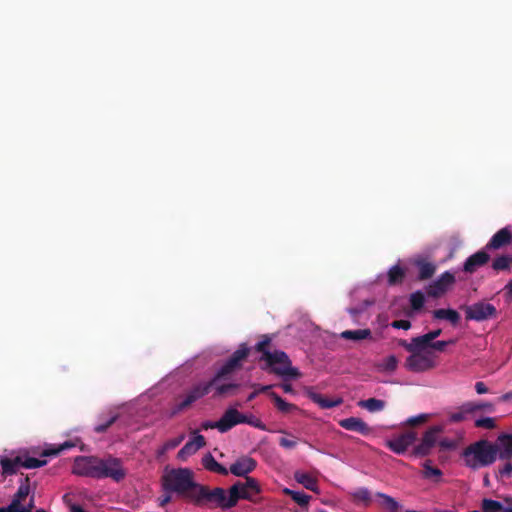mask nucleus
Masks as SVG:
<instances>
[{"instance_id":"a18cd8bd","label":"nucleus","mask_w":512,"mask_h":512,"mask_svg":"<svg viewBox=\"0 0 512 512\" xmlns=\"http://www.w3.org/2000/svg\"><path fill=\"white\" fill-rule=\"evenodd\" d=\"M118 419V414L112 415L104 423L98 424L94 427L96 433H104L111 427Z\"/></svg>"},{"instance_id":"c85d7f7f","label":"nucleus","mask_w":512,"mask_h":512,"mask_svg":"<svg viewBox=\"0 0 512 512\" xmlns=\"http://www.w3.org/2000/svg\"><path fill=\"white\" fill-rule=\"evenodd\" d=\"M0 463L4 475L8 476L16 474L18 468L21 467V455H18L14 458L3 457L0 460Z\"/></svg>"},{"instance_id":"052dcab7","label":"nucleus","mask_w":512,"mask_h":512,"mask_svg":"<svg viewBox=\"0 0 512 512\" xmlns=\"http://www.w3.org/2000/svg\"><path fill=\"white\" fill-rule=\"evenodd\" d=\"M170 501H171V496L167 493L159 498V505L163 507V506L167 505Z\"/></svg>"},{"instance_id":"2eb2a0df","label":"nucleus","mask_w":512,"mask_h":512,"mask_svg":"<svg viewBox=\"0 0 512 512\" xmlns=\"http://www.w3.org/2000/svg\"><path fill=\"white\" fill-rule=\"evenodd\" d=\"M257 466L255 459L249 456H242L237 459L229 468V472L238 477H248L247 475L254 471Z\"/></svg>"},{"instance_id":"0e129e2a","label":"nucleus","mask_w":512,"mask_h":512,"mask_svg":"<svg viewBox=\"0 0 512 512\" xmlns=\"http://www.w3.org/2000/svg\"><path fill=\"white\" fill-rule=\"evenodd\" d=\"M282 389L284 390V392L286 393H290L293 391V388H292V385L291 384H288V383H283L281 385Z\"/></svg>"},{"instance_id":"49530a36","label":"nucleus","mask_w":512,"mask_h":512,"mask_svg":"<svg viewBox=\"0 0 512 512\" xmlns=\"http://www.w3.org/2000/svg\"><path fill=\"white\" fill-rule=\"evenodd\" d=\"M475 426L478 428H484V429H494L496 427V422L494 418L491 417H484L477 419L475 421Z\"/></svg>"},{"instance_id":"4d7b16f0","label":"nucleus","mask_w":512,"mask_h":512,"mask_svg":"<svg viewBox=\"0 0 512 512\" xmlns=\"http://www.w3.org/2000/svg\"><path fill=\"white\" fill-rule=\"evenodd\" d=\"M60 453H61V449L58 446L56 448L45 449L42 452V456H56V455H58Z\"/></svg>"},{"instance_id":"c03bdc74","label":"nucleus","mask_w":512,"mask_h":512,"mask_svg":"<svg viewBox=\"0 0 512 512\" xmlns=\"http://www.w3.org/2000/svg\"><path fill=\"white\" fill-rule=\"evenodd\" d=\"M244 419L246 421H244L242 424H248V425H251L255 428H258L262 431H266L267 428H266V425L257 417H255L254 415L250 414V415H245L244 414Z\"/></svg>"},{"instance_id":"864d4df0","label":"nucleus","mask_w":512,"mask_h":512,"mask_svg":"<svg viewBox=\"0 0 512 512\" xmlns=\"http://www.w3.org/2000/svg\"><path fill=\"white\" fill-rule=\"evenodd\" d=\"M448 345H449V342L440 340V341H435V342L430 343L429 347L436 351L442 352L445 350V348Z\"/></svg>"},{"instance_id":"680f3d73","label":"nucleus","mask_w":512,"mask_h":512,"mask_svg":"<svg viewBox=\"0 0 512 512\" xmlns=\"http://www.w3.org/2000/svg\"><path fill=\"white\" fill-rule=\"evenodd\" d=\"M74 446H75V444L73 442L66 441L63 444L59 445V448L61 449V452H62L64 450H67V449L72 448Z\"/></svg>"},{"instance_id":"9d476101","label":"nucleus","mask_w":512,"mask_h":512,"mask_svg":"<svg viewBox=\"0 0 512 512\" xmlns=\"http://www.w3.org/2000/svg\"><path fill=\"white\" fill-rule=\"evenodd\" d=\"M416 439V432L408 431L393 439L387 440L385 445L395 454L401 455L407 451V449L416 441Z\"/></svg>"},{"instance_id":"aec40b11","label":"nucleus","mask_w":512,"mask_h":512,"mask_svg":"<svg viewBox=\"0 0 512 512\" xmlns=\"http://www.w3.org/2000/svg\"><path fill=\"white\" fill-rule=\"evenodd\" d=\"M499 447L498 455L501 460H511L512 459V434L502 433L497 438V443Z\"/></svg>"},{"instance_id":"8fccbe9b","label":"nucleus","mask_w":512,"mask_h":512,"mask_svg":"<svg viewBox=\"0 0 512 512\" xmlns=\"http://www.w3.org/2000/svg\"><path fill=\"white\" fill-rule=\"evenodd\" d=\"M442 333L441 329H435L429 331L428 333L423 335L424 340H426L429 344L433 342L437 337H439Z\"/></svg>"},{"instance_id":"4468645a","label":"nucleus","mask_w":512,"mask_h":512,"mask_svg":"<svg viewBox=\"0 0 512 512\" xmlns=\"http://www.w3.org/2000/svg\"><path fill=\"white\" fill-rule=\"evenodd\" d=\"M191 435L190 440L177 453V458L181 461H185L206 445L205 437L197 430L192 431Z\"/></svg>"},{"instance_id":"20e7f679","label":"nucleus","mask_w":512,"mask_h":512,"mask_svg":"<svg viewBox=\"0 0 512 512\" xmlns=\"http://www.w3.org/2000/svg\"><path fill=\"white\" fill-rule=\"evenodd\" d=\"M73 473L96 479L111 478L116 482L123 480L126 472L121 460L112 456L100 459L93 456H78L74 460Z\"/></svg>"},{"instance_id":"423d86ee","label":"nucleus","mask_w":512,"mask_h":512,"mask_svg":"<svg viewBox=\"0 0 512 512\" xmlns=\"http://www.w3.org/2000/svg\"><path fill=\"white\" fill-rule=\"evenodd\" d=\"M498 450L497 444L481 439L464 448L461 456L468 468L477 470L492 465L497 459Z\"/></svg>"},{"instance_id":"1a4fd4ad","label":"nucleus","mask_w":512,"mask_h":512,"mask_svg":"<svg viewBox=\"0 0 512 512\" xmlns=\"http://www.w3.org/2000/svg\"><path fill=\"white\" fill-rule=\"evenodd\" d=\"M455 281L454 274L445 271L426 287V293L429 297L439 298L451 289Z\"/></svg>"},{"instance_id":"c9c22d12","label":"nucleus","mask_w":512,"mask_h":512,"mask_svg":"<svg viewBox=\"0 0 512 512\" xmlns=\"http://www.w3.org/2000/svg\"><path fill=\"white\" fill-rule=\"evenodd\" d=\"M284 493L291 497V499L296 502L301 507H307L311 496L300 491H294L289 488L284 489Z\"/></svg>"},{"instance_id":"a878e982","label":"nucleus","mask_w":512,"mask_h":512,"mask_svg":"<svg viewBox=\"0 0 512 512\" xmlns=\"http://www.w3.org/2000/svg\"><path fill=\"white\" fill-rule=\"evenodd\" d=\"M433 318L438 320H447L449 321L453 326H456L461 316L460 314L454 310V309H436L432 312Z\"/></svg>"},{"instance_id":"f704fd0d","label":"nucleus","mask_w":512,"mask_h":512,"mask_svg":"<svg viewBox=\"0 0 512 512\" xmlns=\"http://www.w3.org/2000/svg\"><path fill=\"white\" fill-rule=\"evenodd\" d=\"M405 278V271L399 265L392 266L388 271V283L389 285H397L403 282Z\"/></svg>"},{"instance_id":"0eeeda50","label":"nucleus","mask_w":512,"mask_h":512,"mask_svg":"<svg viewBox=\"0 0 512 512\" xmlns=\"http://www.w3.org/2000/svg\"><path fill=\"white\" fill-rule=\"evenodd\" d=\"M466 320H473L476 322H483L489 319H494L498 316L496 307L486 301H478L472 305L464 307Z\"/></svg>"},{"instance_id":"79ce46f5","label":"nucleus","mask_w":512,"mask_h":512,"mask_svg":"<svg viewBox=\"0 0 512 512\" xmlns=\"http://www.w3.org/2000/svg\"><path fill=\"white\" fill-rule=\"evenodd\" d=\"M411 308L414 312L419 311L423 308L425 303L424 294L421 291L413 292L409 298Z\"/></svg>"},{"instance_id":"ea45409f","label":"nucleus","mask_w":512,"mask_h":512,"mask_svg":"<svg viewBox=\"0 0 512 512\" xmlns=\"http://www.w3.org/2000/svg\"><path fill=\"white\" fill-rule=\"evenodd\" d=\"M185 439V434H180L179 436L167 440L161 448L158 450V455H164L166 452L178 447L182 441Z\"/></svg>"},{"instance_id":"13d9d810","label":"nucleus","mask_w":512,"mask_h":512,"mask_svg":"<svg viewBox=\"0 0 512 512\" xmlns=\"http://www.w3.org/2000/svg\"><path fill=\"white\" fill-rule=\"evenodd\" d=\"M217 425H218V421H215V422H212V421H204L202 422L201 424V428L203 430H208V429H217Z\"/></svg>"},{"instance_id":"5fc2aeb1","label":"nucleus","mask_w":512,"mask_h":512,"mask_svg":"<svg viewBox=\"0 0 512 512\" xmlns=\"http://www.w3.org/2000/svg\"><path fill=\"white\" fill-rule=\"evenodd\" d=\"M475 390L478 394H485L489 392L488 387L482 381H478L475 383Z\"/></svg>"},{"instance_id":"4be33fe9","label":"nucleus","mask_w":512,"mask_h":512,"mask_svg":"<svg viewBox=\"0 0 512 512\" xmlns=\"http://www.w3.org/2000/svg\"><path fill=\"white\" fill-rule=\"evenodd\" d=\"M505 502L512 504V498H505ZM482 512H512V505L504 507L501 502L484 498L481 502Z\"/></svg>"},{"instance_id":"ddd939ff","label":"nucleus","mask_w":512,"mask_h":512,"mask_svg":"<svg viewBox=\"0 0 512 512\" xmlns=\"http://www.w3.org/2000/svg\"><path fill=\"white\" fill-rule=\"evenodd\" d=\"M30 493V478L29 476L24 477L20 480V485L17 489V492L14 494L11 503L7 507L0 508V512H24L23 510H18L21 505V502L29 495Z\"/></svg>"},{"instance_id":"e433bc0d","label":"nucleus","mask_w":512,"mask_h":512,"mask_svg":"<svg viewBox=\"0 0 512 512\" xmlns=\"http://www.w3.org/2000/svg\"><path fill=\"white\" fill-rule=\"evenodd\" d=\"M270 398L273 400L276 408L283 413H289L291 410L296 409L294 404L286 402L282 397H280L275 392L269 393Z\"/></svg>"},{"instance_id":"c756f323","label":"nucleus","mask_w":512,"mask_h":512,"mask_svg":"<svg viewBox=\"0 0 512 512\" xmlns=\"http://www.w3.org/2000/svg\"><path fill=\"white\" fill-rule=\"evenodd\" d=\"M294 479L302 484L306 489L318 493L317 480L306 472L296 471L294 473Z\"/></svg>"},{"instance_id":"39448f33","label":"nucleus","mask_w":512,"mask_h":512,"mask_svg":"<svg viewBox=\"0 0 512 512\" xmlns=\"http://www.w3.org/2000/svg\"><path fill=\"white\" fill-rule=\"evenodd\" d=\"M259 493V483L253 477H246L245 482L237 481L228 491L221 487H215L213 488L211 509L227 510L236 506L240 499L252 500Z\"/></svg>"},{"instance_id":"f3484780","label":"nucleus","mask_w":512,"mask_h":512,"mask_svg":"<svg viewBox=\"0 0 512 512\" xmlns=\"http://www.w3.org/2000/svg\"><path fill=\"white\" fill-rule=\"evenodd\" d=\"M512 242V232L509 227H504L497 231L489 240V242L485 245V249L490 250H498Z\"/></svg>"},{"instance_id":"e2e57ef3","label":"nucleus","mask_w":512,"mask_h":512,"mask_svg":"<svg viewBox=\"0 0 512 512\" xmlns=\"http://www.w3.org/2000/svg\"><path fill=\"white\" fill-rule=\"evenodd\" d=\"M512 399V391L510 392H507L505 394H503L500 398H499V401L500 402H507V401H510Z\"/></svg>"},{"instance_id":"774afa93","label":"nucleus","mask_w":512,"mask_h":512,"mask_svg":"<svg viewBox=\"0 0 512 512\" xmlns=\"http://www.w3.org/2000/svg\"><path fill=\"white\" fill-rule=\"evenodd\" d=\"M258 395V391L255 390L253 391L252 393L249 394V396L247 397V401L250 402L252 401L256 396Z\"/></svg>"},{"instance_id":"393cba45","label":"nucleus","mask_w":512,"mask_h":512,"mask_svg":"<svg viewBox=\"0 0 512 512\" xmlns=\"http://www.w3.org/2000/svg\"><path fill=\"white\" fill-rule=\"evenodd\" d=\"M202 465L206 470L223 476L229 473L228 469L218 463L211 453H207L203 456Z\"/></svg>"},{"instance_id":"6e6552de","label":"nucleus","mask_w":512,"mask_h":512,"mask_svg":"<svg viewBox=\"0 0 512 512\" xmlns=\"http://www.w3.org/2000/svg\"><path fill=\"white\" fill-rule=\"evenodd\" d=\"M436 362L431 353H414L407 357L405 367L415 373L426 372L433 369Z\"/></svg>"},{"instance_id":"58836bf2","label":"nucleus","mask_w":512,"mask_h":512,"mask_svg":"<svg viewBox=\"0 0 512 512\" xmlns=\"http://www.w3.org/2000/svg\"><path fill=\"white\" fill-rule=\"evenodd\" d=\"M46 460H41L28 455H21V467L26 469L39 468L46 465Z\"/></svg>"},{"instance_id":"9b49d317","label":"nucleus","mask_w":512,"mask_h":512,"mask_svg":"<svg viewBox=\"0 0 512 512\" xmlns=\"http://www.w3.org/2000/svg\"><path fill=\"white\" fill-rule=\"evenodd\" d=\"M441 432L438 426L430 427L423 435L421 442L413 449L415 456H427L437 442V435Z\"/></svg>"},{"instance_id":"412c9836","label":"nucleus","mask_w":512,"mask_h":512,"mask_svg":"<svg viewBox=\"0 0 512 512\" xmlns=\"http://www.w3.org/2000/svg\"><path fill=\"white\" fill-rule=\"evenodd\" d=\"M375 497L378 499L379 507L386 512H399L402 509V505L388 494L377 492Z\"/></svg>"},{"instance_id":"bf43d9fd","label":"nucleus","mask_w":512,"mask_h":512,"mask_svg":"<svg viewBox=\"0 0 512 512\" xmlns=\"http://www.w3.org/2000/svg\"><path fill=\"white\" fill-rule=\"evenodd\" d=\"M439 445L441 448H444V449H452L454 447V444L451 440L449 439H443L439 442Z\"/></svg>"},{"instance_id":"bb28decb","label":"nucleus","mask_w":512,"mask_h":512,"mask_svg":"<svg viewBox=\"0 0 512 512\" xmlns=\"http://www.w3.org/2000/svg\"><path fill=\"white\" fill-rule=\"evenodd\" d=\"M400 345L411 354H414L421 353V351L429 347L430 344L426 340H424L423 335H421L412 338L410 343H407L405 340H402L400 342Z\"/></svg>"},{"instance_id":"cd10ccee","label":"nucleus","mask_w":512,"mask_h":512,"mask_svg":"<svg viewBox=\"0 0 512 512\" xmlns=\"http://www.w3.org/2000/svg\"><path fill=\"white\" fill-rule=\"evenodd\" d=\"M351 500L356 504H363L364 506H370L372 502V495L368 488L360 487L353 492L349 493Z\"/></svg>"},{"instance_id":"473e14b6","label":"nucleus","mask_w":512,"mask_h":512,"mask_svg":"<svg viewBox=\"0 0 512 512\" xmlns=\"http://www.w3.org/2000/svg\"><path fill=\"white\" fill-rule=\"evenodd\" d=\"M492 269L499 271H509L512 267V256L511 255H500L496 257L491 265Z\"/></svg>"},{"instance_id":"09e8293b","label":"nucleus","mask_w":512,"mask_h":512,"mask_svg":"<svg viewBox=\"0 0 512 512\" xmlns=\"http://www.w3.org/2000/svg\"><path fill=\"white\" fill-rule=\"evenodd\" d=\"M391 326L393 328H396V329H404V330H408L411 328V322L408 321V320H404V319H401V320H395L391 323Z\"/></svg>"},{"instance_id":"f8f14e48","label":"nucleus","mask_w":512,"mask_h":512,"mask_svg":"<svg viewBox=\"0 0 512 512\" xmlns=\"http://www.w3.org/2000/svg\"><path fill=\"white\" fill-rule=\"evenodd\" d=\"M244 421V414L239 412L236 408H228L221 418L218 420L217 429L221 433H226L234 426L242 424Z\"/></svg>"},{"instance_id":"b1692460","label":"nucleus","mask_w":512,"mask_h":512,"mask_svg":"<svg viewBox=\"0 0 512 512\" xmlns=\"http://www.w3.org/2000/svg\"><path fill=\"white\" fill-rule=\"evenodd\" d=\"M227 379H218L211 385V389L214 388L215 396H227L235 394L236 390L240 387L238 383H222Z\"/></svg>"},{"instance_id":"37998d69","label":"nucleus","mask_w":512,"mask_h":512,"mask_svg":"<svg viewBox=\"0 0 512 512\" xmlns=\"http://www.w3.org/2000/svg\"><path fill=\"white\" fill-rule=\"evenodd\" d=\"M398 366V360L396 356L390 355L383 359L382 363L379 364V369L386 372H393Z\"/></svg>"},{"instance_id":"2f4dec72","label":"nucleus","mask_w":512,"mask_h":512,"mask_svg":"<svg viewBox=\"0 0 512 512\" xmlns=\"http://www.w3.org/2000/svg\"><path fill=\"white\" fill-rule=\"evenodd\" d=\"M341 338L352 341L364 340L371 337L370 329L345 330L340 334Z\"/></svg>"},{"instance_id":"a211bd4d","label":"nucleus","mask_w":512,"mask_h":512,"mask_svg":"<svg viewBox=\"0 0 512 512\" xmlns=\"http://www.w3.org/2000/svg\"><path fill=\"white\" fill-rule=\"evenodd\" d=\"M339 426L348 431L357 432L363 436L371 434L372 428L361 418L349 417L339 421Z\"/></svg>"},{"instance_id":"72a5a7b5","label":"nucleus","mask_w":512,"mask_h":512,"mask_svg":"<svg viewBox=\"0 0 512 512\" xmlns=\"http://www.w3.org/2000/svg\"><path fill=\"white\" fill-rule=\"evenodd\" d=\"M423 477L426 478V479H433L435 482H438L440 481V478L442 476V471L437 468V467H434L432 466V461L431 460H426L424 463H423Z\"/></svg>"},{"instance_id":"6ab92c4d","label":"nucleus","mask_w":512,"mask_h":512,"mask_svg":"<svg viewBox=\"0 0 512 512\" xmlns=\"http://www.w3.org/2000/svg\"><path fill=\"white\" fill-rule=\"evenodd\" d=\"M306 393H307L308 398L312 402L316 403L322 409H330L333 407H337V406L341 405L343 402V399L340 397L335 398V399H329V398L323 396L322 394L313 391L311 388L308 389Z\"/></svg>"},{"instance_id":"7ed1b4c3","label":"nucleus","mask_w":512,"mask_h":512,"mask_svg":"<svg viewBox=\"0 0 512 512\" xmlns=\"http://www.w3.org/2000/svg\"><path fill=\"white\" fill-rule=\"evenodd\" d=\"M272 337L268 334L261 335L260 341L254 346L260 353V368L270 374H275L283 379H298L301 373L298 368L292 366L288 354L282 350L270 351Z\"/></svg>"},{"instance_id":"f257e3e1","label":"nucleus","mask_w":512,"mask_h":512,"mask_svg":"<svg viewBox=\"0 0 512 512\" xmlns=\"http://www.w3.org/2000/svg\"><path fill=\"white\" fill-rule=\"evenodd\" d=\"M251 349L246 343H241L236 351L221 365L213 378L206 382L194 384L186 393L179 397L171 407L169 417H175L182 411L188 409L194 402L207 395L211 390V385L218 379H230L231 376L243 367Z\"/></svg>"},{"instance_id":"a19ab883","label":"nucleus","mask_w":512,"mask_h":512,"mask_svg":"<svg viewBox=\"0 0 512 512\" xmlns=\"http://www.w3.org/2000/svg\"><path fill=\"white\" fill-rule=\"evenodd\" d=\"M472 414L471 411L465 410V403H463L457 411L450 412L448 415L449 422L460 423L467 419L468 415Z\"/></svg>"},{"instance_id":"3c124183","label":"nucleus","mask_w":512,"mask_h":512,"mask_svg":"<svg viewBox=\"0 0 512 512\" xmlns=\"http://www.w3.org/2000/svg\"><path fill=\"white\" fill-rule=\"evenodd\" d=\"M500 477H511L512 476V463L507 462L502 468L498 471Z\"/></svg>"},{"instance_id":"6e6d98bb","label":"nucleus","mask_w":512,"mask_h":512,"mask_svg":"<svg viewBox=\"0 0 512 512\" xmlns=\"http://www.w3.org/2000/svg\"><path fill=\"white\" fill-rule=\"evenodd\" d=\"M504 296L507 301L512 299V280H510L504 287Z\"/></svg>"},{"instance_id":"603ef678","label":"nucleus","mask_w":512,"mask_h":512,"mask_svg":"<svg viewBox=\"0 0 512 512\" xmlns=\"http://www.w3.org/2000/svg\"><path fill=\"white\" fill-rule=\"evenodd\" d=\"M279 444L283 448L293 449L296 447L297 441L283 437V438H280Z\"/></svg>"},{"instance_id":"5701e85b","label":"nucleus","mask_w":512,"mask_h":512,"mask_svg":"<svg viewBox=\"0 0 512 512\" xmlns=\"http://www.w3.org/2000/svg\"><path fill=\"white\" fill-rule=\"evenodd\" d=\"M415 266L418 268V279L420 281L430 279L436 272V265L426 259H417Z\"/></svg>"},{"instance_id":"f03ea898","label":"nucleus","mask_w":512,"mask_h":512,"mask_svg":"<svg viewBox=\"0 0 512 512\" xmlns=\"http://www.w3.org/2000/svg\"><path fill=\"white\" fill-rule=\"evenodd\" d=\"M162 487L166 493H176L196 506L211 509L213 489L196 483L189 468H177L166 472L162 476Z\"/></svg>"},{"instance_id":"338daca9","label":"nucleus","mask_w":512,"mask_h":512,"mask_svg":"<svg viewBox=\"0 0 512 512\" xmlns=\"http://www.w3.org/2000/svg\"><path fill=\"white\" fill-rule=\"evenodd\" d=\"M71 512H86V511L79 505H72Z\"/></svg>"},{"instance_id":"dca6fc26","label":"nucleus","mask_w":512,"mask_h":512,"mask_svg":"<svg viewBox=\"0 0 512 512\" xmlns=\"http://www.w3.org/2000/svg\"><path fill=\"white\" fill-rule=\"evenodd\" d=\"M485 247L482 250L469 256L463 265V271L466 273H474L478 268L484 266L490 260V255Z\"/></svg>"},{"instance_id":"4c0bfd02","label":"nucleus","mask_w":512,"mask_h":512,"mask_svg":"<svg viewBox=\"0 0 512 512\" xmlns=\"http://www.w3.org/2000/svg\"><path fill=\"white\" fill-rule=\"evenodd\" d=\"M465 410L466 411H471L472 414L477 412V411H480V410H486V411H489V412H493L494 411V404H492L490 402H472V401H468V402H465Z\"/></svg>"},{"instance_id":"7c9ffc66","label":"nucleus","mask_w":512,"mask_h":512,"mask_svg":"<svg viewBox=\"0 0 512 512\" xmlns=\"http://www.w3.org/2000/svg\"><path fill=\"white\" fill-rule=\"evenodd\" d=\"M358 406L368 410L371 413H375L382 411L386 406V402L381 399L369 398L359 401Z\"/></svg>"},{"instance_id":"de8ad7c7","label":"nucleus","mask_w":512,"mask_h":512,"mask_svg":"<svg viewBox=\"0 0 512 512\" xmlns=\"http://www.w3.org/2000/svg\"><path fill=\"white\" fill-rule=\"evenodd\" d=\"M429 418L428 414H419L417 416H412L407 419L406 424L410 426H417L425 423Z\"/></svg>"},{"instance_id":"69168bd1","label":"nucleus","mask_w":512,"mask_h":512,"mask_svg":"<svg viewBox=\"0 0 512 512\" xmlns=\"http://www.w3.org/2000/svg\"><path fill=\"white\" fill-rule=\"evenodd\" d=\"M272 387H273L272 385L260 386V387L257 389L258 394H259V393L267 392V391H269Z\"/></svg>"}]
</instances>
